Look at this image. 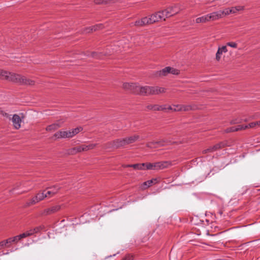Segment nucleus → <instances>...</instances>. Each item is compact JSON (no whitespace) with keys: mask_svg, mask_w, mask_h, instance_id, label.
<instances>
[{"mask_svg":"<svg viewBox=\"0 0 260 260\" xmlns=\"http://www.w3.org/2000/svg\"><path fill=\"white\" fill-rule=\"evenodd\" d=\"M6 244L8 245V247H9L10 245L13 243L12 238H9L5 240Z\"/></svg>","mask_w":260,"mask_h":260,"instance_id":"nucleus-42","label":"nucleus"},{"mask_svg":"<svg viewBox=\"0 0 260 260\" xmlns=\"http://www.w3.org/2000/svg\"><path fill=\"white\" fill-rule=\"evenodd\" d=\"M144 164L143 163L142 164H133V165H123V168H127V167H132L135 170H145V168H144Z\"/></svg>","mask_w":260,"mask_h":260,"instance_id":"nucleus-20","label":"nucleus"},{"mask_svg":"<svg viewBox=\"0 0 260 260\" xmlns=\"http://www.w3.org/2000/svg\"><path fill=\"white\" fill-rule=\"evenodd\" d=\"M180 10V8H178L177 5H175L174 6L168 7L167 9L164 10V11L166 17L169 18L178 13Z\"/></svg>","mask_w":260,"mask_h":260,"instance_id":"nucleus-11","label":"nucleus"},{"mask_svg":"<svg viewBox=\"0 0 260 260\" xmlns=\"http://www.w3.org/2000/svg\"><path fill=\"white\" fill-rule=\"evenodd\" d=\"M214 152L213 149H212V146L209 147L208 148L202 151L203 154H206L209 152Z\"/></svg>","mask_w":260,"mask_h":260,"instance_id":"nucleus-37","label":"nucleus"},{"mask_svg":"<svg viewBox=\"0 0 260 260\" xmlns=\"http://www.w3.org/2000/svg\"><path fill=\"white\" fill-rule=\"evenodd\" d=\"M167 109H169V110H171L174 111V108L171 107V106H169L168 108H167Z\"/></svg>","mask_w":260,"mask_h":260,"instance_id":"nucleus-52","label":"nucleus"},{"mask_svg":"<svg viewBox=\"0 0 260 260\" xmlns=\"http://www.w3.org/2000/svg\"><path fill=\"white\" fill-rule=\"evenodd\" d=\"M123 87L134 94L142 95L143 86H140L137 83H124Z\"/></svg>","mask_w":260,"mask_h":260,"instance_id":"nucleus-6","label":"nucleus"},{"mask_svg":"<svg viewBox=\"0 0 260 260\" xmlns=\"http://www.w3.org/2000/svg\"><path fill=\"white\" fill-rule=\"evenodd\" d=\"M227 146V142L226 141L220 142L215 144V145L213 146L212 149H213L214 151H215L219 149L223 148Z\"/></svg>","mask_w":260,"mask_h":260,"instance_id":"nucleus-21","label":"nucleus"},{"mask_svg":"<svg viewBox=\"0 0 260 260\" xmlns=\"http://www.w3.org/2000/svg\"><path fill=\"white\" fill-rule=\"evenodd\" d=\"M235 129H236V130H235V131L237 132L239 131H241V130L247 129V126L243 125H239L237 126H235Z\"/></svg>","mask_w":260,"mask_h":260,"instance_id":"nucleus-33","label":"nucleus"},{"mask_svg":"<svg viewBox=\"0 0 260 260\" xmlns=\"http://www.w3.org/2000/svg\"><path fill=\"white\" fill-rule=\"evenodd\" d=\"M61 138H71V133L69 131H60V135Z\"/></svg>","mask_w":260,"mask_h":260,"instance_id":"nucleus-26","label":"nucleus"},{"mask_svg":"<svg viewBox=\"0 0 260 260\" xmlns=\"http://www.w3.org/2000/svg\"><path fill=\"white\" fill-rule=\"evenodd\" d=\"M0 79L7 80L20 85H33L35 83V81L28 79L21 75L2 70H0Z\"/></svg>","mask_w":260,"mask_h":260,"instance_id":"nucleus-1","label":"nucleus"},{"mask_svg":"<svg viewBox=\"0 0 260 260\" xmlns=\"http://www.w3.org/2000/svg\"><path fill=\"white\" fill-rule=\"evenodd\" d=\"M228 50L225 46H223L220 48H219L216 54V59L217 60H219L221 58V55L222 54V52H226Z\"/></svg>","mask_w":260,"mask_h":260,"instance_id":"nucleus-22","label":"nucleus"},{"mask_svg":"<svg viewBox=\"0 0 260 260\" xmlns=\"http://www.w3.org/2000/svg\"><path fill=\"white\" fill-rule=\"evenodd\" d=\"M60 135V131L57 132L54 134V137H56L57 138H61Z\"/></svg>","mask_w":260,"mask_h":260,"instance_id":"nucleus-48","label":"nucleus"},{"mask_svg":"<svg viewBox=\"0 0 260 260\" xmlns=\"http://www.w3.org/2000/svg\"><path fill=\"white\" fill-rule=\"evenodd\" d=\"M139 138V136L134 135L123 138L124 146L135 142Z\"/></svg>","mask_w":260,"mask_h":260,"instance_id":"nucleus-15","label":"nucleus"},{"mask_svg":"<svg viewBox=\"0 0 260 260\" xmlns=\"http://www.w3.org/2000/svg\"><path fill=\"white\" fill-rule=\"evenodd\" d=\"M147 109L149 110H154V111H160L159 105H149L146 107Z\"/></svg>","mask_w":260,"mask_h":260,"instance_id":"nucleus-28","label":"nucleus"},{"mask_svg":"<svg viewBox=\"0 0 260 260\" xmlns=\"http://www.w3.org/2000/svg\"><path fill=\"white\" fill-rule=\"evenodd\" d=\"M257 125H260V120L258 121H256Z\"/></svg>","mask_w":260,"mask_h":260,"instance_id":"nucleus-54","label":"nucleus"},{"mask_svg":"<svg viewBox=\"0 0 260 260\" xmlns=\"http://www.w3.org/2000/svg\"><path fill=\"white\" fill-rule=\"evenodd\" d=\"M146 146L148 148H157V146H156V144H155V141H152L148 142L146 144Z\"/></svg>","mask_w":260,"mask_h":260,"instance_id":"nucleus-31","label":"nucleus"},{"mask_svg":"<svg viewBox=\"0 0 260 260\" xmlns=\"http://www.w3.org/2000/svg\"><path fill=\"white\" fill-rule=\"evenodd\" d=\"M148 18L149 20V23L152 24L162 20H166L167 17L166 16H165V13L163 10L152 14Z\"/></svg>","mask_w":260,"mask_h":260,"instance_id":"nucleus-8","label":"nucleus"},{"mask_svg":"<svg viewBox=\"0 0 260 260\" xmlns=\"http://www.w3.org/2000/svg\"><path fill=\"white\" fill-rule=\"evenodd\" d=\"M241 122V120H238V119H233L231 121L230 123L231 124H237Z\"/></svg>","mask_w":260,"mask_h":260,"instance_id":"nucleus-46","label":"nucleus"},{"mask_svg":"<svg viewBox=\"0 0 260 260\" xmlns=\"http://www.w3.org/2000/svg\"><path fill=\"white\" fill-rule=\"evenodd\" d=\"M92 26L93 27L94 31H96V30H98L102 29L104 27V26H103V24H101V23L96 24V25H95L94 26Z\"/></svg>","mask_w":260,"mask_h":260,"instance_id":"nucleus-34","label":"nucleus"},{"mask_svg":"<svg viewBox=\"0 0 260 260\" xmlns=\"http://www.w3.org/2000/svg\"><path fill=\"white\" fill-rule=\"evenodd\" d=\"M85 55L87 56H91L93 58H100L102 55V53L101 52H90L89 51H87Z\"/></svg>","mask_w":260,"mask_h":260,"instance_id":"nucleus-23","label":"nucleus"},{"mask_svg":"<svg viewBox=\"0 0 260 260\" xmlns=\"http://www.w3.org/2000/svg\"><path fill=\"white\" fill-rule=\"evenodd\" d=\"M45 191H44L43 192H39L37 193L29 201V202L26 203L25 206L28 207L32 205H35L39 202L43 200L45 198H46V195H45Z\"/></svg>","mask_w":260,"mask_h":260,"instance_id":"nucleus-9","label":"nucleus"},{"mask_svg":"<svg viewBox=\"0 0 260 260\" xmlns=\"http://www.w3.org/2000/svg\"><path fill=\"white\" fill-rule=\"evenodd\" d=\"M256 125H257L256 122H251L248 125H245V126H247V128H248L249 127H250V128L254 127Z\"/></svg>","mask_w":260,"mask_h":260,"instance_id":"nucleus-45","label":"nucleus"},{"mask_svg":"<svg viewBox=\"0 0 260 260\" xmlns=\"http://www.w3.org/2000/svg\"><path fill=\"white\" fill-rule=\"evenodd\" d=\"M4 247H8V245L6 244L5 240L1 241L0 242V249H2Z\"/></svg>","mask_w":260,"mask_h":260,"instance_id":"nucleus-44","label":"nucleus"},{"mask_svg":"<svg viewBox=\"0 0 260 260\" xmlns=\"http://www.w3.org/2000/svg\"><path fill=\"white\" fill-rule=\"evenodd\" d=\"M229 10H230V8L225 9L224 10L222 11L220 10L219 11H220V12L221 13H220L221 18L224 17V16L231 14V12H230Z\"/></svg>","mask_w":260,"mask_h":260,"instance_id":"nucleus-30","label":"nucleus"},{"mask_svg":"<svg viewBox=\"0 0 260 260\" xmlns=\"http://www.w3.org/2000/svg\"><path fill=\"white\" fill-rule=\"evenodd\" d=\"M43 229V227L41 226H37L33 229V232L35 233H38Z\"/></svg>","mask_w":260,"mask_h":260,"instance_id":"nucleus-41","label":"nucleus"},{"mask_svg":"<svg viewBox=\"0 0 260 260\" xmlns=\"http://www.w3.org/2000/svg\"><path fill=\"white\" fill-rule=\"evenodd\" d=\"M0 114L2 115L3 116L6 117L7 118H8L10 120L11 119V115H9L8 113L1 110L0 111Z\"/></svg>","mask_w":260,"mask_h":260,"instance_id":"nucleus-39","label":"nucleus"},{"mask_svg":"<svg viewBox=\"0 0 260 260\" xmlns=\"http://www.w3.org/2000/svg\"><path fill=\"white\" fill-rule=\"evenodd\" d=\"M10 120H12L13 125L15 129H18L20 128L22 119L19 115L16 114H14Z\"/></svg>","mask_w":260,"mask_h":260,"instance_id":"nucleus-12","label":"nucleus"},{"mask_svg":"<svg viewBox=\"0 0 260 260\" xmlns=\"http://www.w3.org/2000/svg\"><path fill=\"white\" fill-rule=\"evenodd\" d=\"M179 106H181V105H174L173 106V108H174V109H180V107Z\"/></svg>","mask_w":260,"mask_h":260,"instance_id":"nucleus-51","label":"nucleus"},{"mask_svg":"<svg viewBox=\"0 0 260 260\" xmlns=\"http://www.w3.org/2000/svg\"><path fill=\"white\" fill-rule=\"evenodd\" d=\"M159 107H160V111L165 110L167 109V108L166 107V106H165V105L159 106Z\"/></svg>","mask_w":260,"mask_h":260,"instance_id":"nucleus-49","label":"nucleus"},{"mask_svg":"<svg viewBox=\"0 0 260 260\" xmlns=\"http://www.w3.org/2000/svg\"><path fill=\"white\" fill-rule=\"evenodd\" d=\"M59 189L60 187L56 185L49 187L47 188V189H48L49 190L47 191L45 193V195H46V198L50 196H53L58 192Z\"/></svg>","mask_w":260,"mask_h":260,"instance_id":"nucleus-13","label":"nucleus"},{"mask_svg":"<svg viewBox=\"0 0 260 260\" xmlns=\"http://www.w3.org/2000/svg\"><path fill=\"white\" fill-rule=\"evenodd\" d=\"M61 209L60 205H55L50 208L44 209L42 211L40 215L41 216H48L54 214L58 211H59Z\"/></svg>","mask_w":260,"mask_h":260,"instance_id":"nucleus-10","label":"nucleus"},{"mask_svg":"<svg viewBox=\"0 0 260 260\" xmlns=\"http://www.w3.org/2000/svg\"><path fill=\"white\" fill-rule=\"evenodd\" d=\"M30 236H31V234L26 233V232L23 234H20L19 235H18V237H19L20 240H21L23 238H25Z\"/></svg>","mask_w":260,"mask_h":260,"instance_id":"nucleus-35","label":"nucleus"},{"mask_svg":"<svg viewBox=\"0 0 260 260\" xmlns=\"http://www.w3.org/2000/svg\"><path fill=\"white\" fill-rule=\"evenodd\" d=\"M64 121L60 119L57 122L50 124L46 127V130L47 131H54L61 127V123H63Z\"/></svg>","mask_w":260,"mask_h":260,"instance_id":"nucleus-14","label":"nucleus"},{"mask_svg":"<svg viewBox=\"0 0 260 260\" xmlns=\"http://www.w3.org/2000/svg\"><path fill=\"white\" fill-rule=\"evenodd\" d=\"M11 238L13 240V243H17L20 240L18 235Z\"/></svg>","mask_w":260,"mask_h":260,"instance_id":"nucleus-43","label":"nucleus"},{"mask_svg":"<svg viewBox=\"0 0 260 260\" xmlns=\"http://www.w3.org/2000/svg\"><path fill=\"white\" fill-rule=\"evenodd\" d=\"M94 31V29H93V26H90V27H86V28H85L83 31H82V33L83 34H87V33H90L92 31Z\"/></svg>","mask_w":260,"mask_h":260,"instance_id":"nucleus-32","label":"nucleus"},{"mask_svg":"<svg viewBox=\"0 0 260 260\" xmlns=\"http://www.w3.org/2000/svg\"><path fill=\"white\" fill-rule=\"evenodd\" d=\"M165 91L166 89L163 87L145 86H143L142 95L158 94L165 92Z\"/></svg>","mask_w":260,"mask_h":260,"instance_id":"nucleus-2","label":"nucleus"},{"mask_svg":"<svg viewBox=\"0 0 260 260\" xmlns=\"http://www.w3.org/2000/svg\"><path fill=\"white\" fill-rule=\"evenodd\" d=\"M208 18V16H207V15H206L203 16L201 17L197 18L196 19V22L197 23H201V22H202V23L206 22L209 21Z\"/></svg>","mask_w":260,"mask_h":260,"instance_id":"nucleus-25","label":"nucleus"},{"mask_svg":"<svg viewBox=\"0 0 260 260\" xmlns=\"http://www.w3.org/2000/svg\"><path fill=\"white\" fill-rule=\"evenodd\" d=\"M180 109H174V111H188L190 110H194L196 109L197 107L195 105H181V106H179Z\"/></svg>","mask_w":260,"mask_h":260,"instance_id":"nucleus-17","label":"nucleus"},{"mask_svg":"<svg viewBox=\"0 0 260 260\" xmlns=\"http://www.w3.org/2000/svg\"><path fill=\"white\" fill-rule=\"evenodd\" d=\"M111 1H113V0H94V3L97 5H106L109 3Z\"/></svg>","mask_w":260,"mask_h":260,"instance_id":"nucleus-29","label":"nucleus"},{"mask_svg":"<svg viewBox=\"0 0 260 260\" xmlns=\"http://www.w3.org/2000/svg\"><path fill=\"white\" fill-rule=\"evenodd\" d=\"M235 130L236 129L235 128V126H232V127H228L226 129H225L224 130V132L226 133L234 132H236Z\"/></svg>","mask_w":260,"mask_h":260,"instance_id":"nucleus-38","label":"nucleus"},{"mask_svg":"<svg viewBox=\"0 0 260 260\" xmlns=\"http://www.w3.org/2000/svg\"><path fill=\"white\" fill-rule=\"evenodd\" d=\"M124 146L123 138L117 139L113 141L108 142L103 145V148L105 149H117Z\"/></svg>","mask_w":260,"mask_h":260,"instance_id":"nucleus-5","label":"nucleus"},{"mask_svg":"<svg viewBox=\"0 0 260 260\" xmlns=\"http://www.w3.org/2000/svg\"><path fill=\"white\" fill-rule=\"evenodd\" d=\"M149 24L150 23H149L148 17H145L142 18L141 20L136 21L134 25L137 26H142Z\"/></svg>","mask_w":260,"mask_h":260,"instance_id":"nucleus-16","label":"nucleus"},{"mask_svg":"<svg viewBox=\"0 0 260 260\" xmlns=\"http://www.w3.org/2000/svg\"><path fill=\"white\" fill-rule=\"evenodd\" d=\"M243 9V7L238 6L234 7H232L231 8H230V10H229V12H231V14H234Z\"/></svg>","mask_w":260,"mask_h":260,"instance_id":"nucleus-27","label":"nucleus"},{"mask_svg":"<svg viewBox=\"0 0 260 260\" xmlns=\"http://www.w3.org/2000/svg\"><path fill=\"white\" fill-rule=\"evenodd\" d=\"M144 164V168H145V170H158V169H163L164 168H167L169 166L172 165V162L171 161H160L157 162L155 163H143Z\"/></svg>","mask_w":260,"mask_h":260,"instance_id":"nucleus-3","label":"nucleus"},{"mask_svg":"<svg viewBox=\"0 0 260 260\" xmlns=\"http://www.w3.org/2000/svg\"><path fill=\"white\" fill-rule=\"evenodd\" d=\"M226 45L235 48L237 47V44L232 42L227 43Z\"/></svg>","mask_w":260,"mask_h":260,"instance_id":"nucleus-40","label":"nucleus"},{"mask_svg":"<svg viewBox=\"0 0 260 260\" xmlns=\"http://www.w3.org/2000/svg\"><path fill=\"white\" fill-rule=\"evenodd\" d=\"M173 143H174V142H172L171 140L166 138L161 139L159 141H155V144H156V146L157 147H162Z\"/></svg>","mask_w":260,"mask_h":260,"instance_id":"nucleus-18","label":"nucleus"},{"mask_svg":"<svg viewBox=\"0 0 260 260\" xmlns=\"http://www.w3.org/2000/svg\"><path fill=\"white\" fill-rule=\"evenodd\" d=\"M134 256L130 254H126L121 260H133Z\"/></svg>","mask_w":260,"mask_h":260,"instance_id":"nucleus-36","label":"nucleus"},{"mask_svg":"<svg viewBox=\"0 0 260 260\" xmlns=\"http://www.w3.org/2000/svg\"><path fill=\"white\" fill-rule=\"evenodd\" d=\"M83 130V128L81 126L77 127L75 128H74L70 131L71 133V137L72 138L73 136H75L79 132H81Z\"/></svg>","mask_w":260,"mask_h":260,"instance_id":"nucleus-24","label":"nucleus"},{"mask_svg":"<svg viewBox=\"0 0 260 260\" xmlns=\"http://www.w3.org/2000/svg\"><path fill=\"white\" fill-rule=\"evenodd\" d=\"M220 13V11H218L208 14V20L214 21L221 18Z\"/></svg>","mask_w":260,"mask_h":260,"instance_id":"nucleus-19","label":"nucleus"},{"mask_svg":"<svg viewBox=\"0 0 260 260\" xmlns=\"http://www.w3.org/2000/svg\"><path fill=\"white\" fill-rule=\"evenodd\" d=\"M26 233H28L29 234H31V236L33 234H35V232H33V229H31L28 231H27Z\"/></svg>","mask_w":260,"mask_h":260,"instance_id":"nucleus-50","label":"nucleus"},{"mask_svg":"<svg viewBox=\"0 0 260 260\" xmlns=\"http://www.w3.org/2000/svg\"><path fill=\"white\" fill-rule=\"evenodd\" d=\"M222 211L221 210H220L218 212V214H219L220 215H221L222 214Z\"/></svg>","mask_w":260,"mask_h":260,"instance_id":"nucleus-53","label":"nucleus"},{"mask_svg":"<svg viewBox=\"0 0 260 260\" xmlns=\"http://www.w3.org/2000/svg\"><path fill=\"white\" fill-rule=\"evenodd\" d=\"M96 144H90L88 145H82L79 146L68 149L67 150V153L69 155H74L78 152L92 149L96 146Z\"/></svg>","mask_w":260,"mask_h":260,"instance_id":"nucleus-4","label":"nucleus"},{"mask_svg":"<svg viewBox=\"0 0 260 260\" xmlns=\"http://www.w3.org/2000/svg\"><path fill=\"white\" fill-rule=\"evenodd\" d=\"M169 73H171L173 75H178L179 74V71L173 68L167 67L161 70L156 72L154 74V76L157 77H164L167 76Z\"/></svg>","mask_w":260,"mask_h":260,"instance_id":"nucleus-7","label":"nucleus"},{"mask_svg":"<svg viewBox=\"0 0 260 260\" xmlns=\"http://www.w3.org/2000/svg\"><path fill=\"white\" fill-rule=\"evenodd\" d=\"M153 182V180H148V181L145 182L144 183V184L146 185H147L149 187V186H150L152 185Z\"/></svg>","mask_w":260,"mask_h":260,"instance_id":"nucleus-47","label":"nucleus"}]
</instances>
